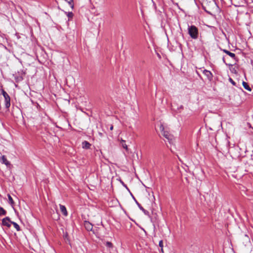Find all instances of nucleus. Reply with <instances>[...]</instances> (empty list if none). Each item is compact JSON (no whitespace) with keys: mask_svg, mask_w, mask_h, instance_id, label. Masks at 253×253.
I'll use <instances>...</instances> for the list:
<instances>
[{"mask_svg":"<svg viewBox=\"0 0 253 253\" xmlns=\"http://www.w3.org/2000/svg\"><path fill=\"white\" fill-rule=\"evenodd\" d=\"M203 73L207 77L209 81H211L212 80L213 75L211 71L205 69L203 70Z\"/></svg>","mask_w":253,"mask_h":253,"instance_id":"nucleus-5","label":"nucleus"},{"mask_svg":"<svg viewBox=\"0 0 253 253\" xmlns=\"http://www.w3.org/2000/svg\"><path fill=\"white\" fill-rule=\"evenodd\" d=\"M202 6L203 9L209 14H211V12L217 7L215 0H202Z\"/></svg>","mask_w":253,"mask_h":253,"instance_id":"nucleus-1","label":"nucleus"},{"mask_svg":"<svg viewBox=\"0 0 253 253\" xmlns=\"http://www.w3.org/2000/svg\"><path fill=\"white\" fill-rule=\"evenodd\" d=\"M73 13L72 12H69L68 13H67V16L69 18V20L71 18H72L73 17Z\"/></svg>","mask_w":253,"mask_h":253,"instance_id":"nucleus-20","label":"nucleus"},{"mask_svg":"<svg viewBox=\"0 0 253 253\" xmlns=\"http://www.w3.org/2000/svg\"><path fill=\"white\" fill-rule=\"evenodd\" d=\"M229 81L233 85H236V83L231 78H229Z\"/></svg>","mask_w":253,"mask_h":253,"instance_id":"nucleus-22","label":"nucleus"},{"mask_svg":"<svg viewBox=\"0 0 253 253\" xmlns=\"http://www.w3.org/2000/svg\"><path fill=\"white\" fill-rule=\"evenodd\" d=\"M242 84H243V85L244 86V87L249 90V91H251L252 89L250 87L249 85L248 84L244 81L242 83Z\"/></svg>","mask_w":253,"mask_h":253,"instance_id":"nucleus-14","label":"nucleus"},{"mask_svg":"<svg viewBox=\"0 0 253 253\" xmlns=\"http://www.w3.org/2000/svg\"><path fill=\"white\" fill-rule=\"evenodd\" d=\"M1 92L4 98L5 108L6 110H8L10 106V97L8 93L3 89H1Z\"/></svg>","mask_w":253,"mask_h":253,"instance_id":"nucleus-3","label":"nucleus"},{"mask_svg":"<svg viewBox=\"0 0 253 253\" xmlns=\"http://www.w3.org/2000/svg\"><path fill=\"white\" fill-rule=\"evenodd\" d=\"M222 51L226 53L227 55H228L229 56H230L231 57H232V58L235 59H236V55L234 53H232L231 52H230L229 51L226 50V49H223Z\"/></svg>","mask_w":253,"mask_h":253,"instance_id":"nucleus-12","label":"nucleus"},{"mask_svg":"<svg viewBox=\"0 0 253 253\" xmlns=\"http://www.w3.org/2000/svg\"><path fill=\"white\" fill-rule=\"evenodd\" d=\"M11 224H13V225L14 226V227L15 228L17 231H19L21 230L20 227L17 223L11 221Z\"/></svg>","mask_w":253,"mask_h":253,"instance_id":"nucleus-15","label":"nucleus"},{"mask_svg":"<svg viewBox=\"0 0 253 253\" xmlns=\"http://www.w3.org/2000/svg\"><path fill=\"white\" fill-rule=\"evenodd\" d=\"M159 246L161 248V251L163 252V240H161L159 242Z\"/></svg>","mask_w":253,"mask_h":253,"instance_id":"nucleus-21","label":"nucleus"},{"mask_svg":"<svg viewBox=\"0 0 253 253\" xmlns=\"http://www.w3.org/2000/svg\"><path fill=\"white\" fill-rule=\"evenodd\" d=\"M121 183L123 184V185L125 187H126V189H127V190L130 192V191H129V190L128 188L127 187V186H126V184H125L124 183V182L123 181H122V180H121Z\"/></svg>","mask_w":253,"mask_h":253,"instance_id":"nucleus-23","label":"nucleus"},{"mask_svg":"<svg viewBox=\"0 0 253 253\" xmlns=\"http://www.w3.org/2000/svg\"><path fill=\"white\" fill-rule=\"evenodd\" d=\"M183 109V106L182 105H181L179 108H177V109Z\"/></svg>","mask_w":253,"mask_h":253,"instance_id":"nucleus-26","label":"nucleus"},{"mask_svg":"<svg viewBox=\"0 0 253 253\" xmlns=\"http://www.w3.org/2000/svg\"><path fill=\"white\" fill-rule=\"evenodd\" d=\"M84 225L85 229L87 231H92L93 228V225L89 221H85L84 222Z\"/></svg>","mask_w":253,"mask_h":253,"instance_id":"nucleus-8","label":"nucleus"},{"mask_svg":"<svg viewBox=\"0 0 253 253\" xmlns=\"http://www.w3.org/2000/svg\"><path fill=\"white\" fill-rule=\"evenodd\" d=\"M223 62H224V63L225 62V60H224V57H223Z\"/></svg>","mask_w":253,"mask_h":253,"instance_id":"nucleus-27","label":"nucleus"},{"mask_svg":"<svg viewBox=\"0 0 253 253\" xmlns=\"http://www.w3.org/2000/svg\"><path fill=\"white\" fill-rule=\"evenodd\" d=\"M188 33L190 37L194 40L197 39L199 36V30L194 25H188Z\"/></svg>","mask_w":253,"mask_h":253,"instance_id":"nucleus-2","label":"nucleus"},{"mask_svg":"<svg viewBox=\"0 0 253 253\" xmlns=\"http://www.w3.org/2000/svg\"><path fill=\"white\" fill-rule=\"evenodd\" d=\"M11 224V221L10 218L8 216L4 217L2 219L1 225L2 226H6L10 228Z\"/></svg>","mask_w":253,"mask_h":253,"instance_id":"nucleus-4","label":"nucleus"},{"mask_svg":"<svg viewBox=\"0 0 253 253\" xmlns=\"http://www.w3.org/2000/svg\"><path fill=\"white\" fill-rule=\"evenodd\" d=\"M6 213V211L3 208L0 207V216L5 215Z\"/></svg>","mask_w":253,"mask_h":253,"instance_id":"nucleus-16","label":"nucleus"},{"mask_svg":"<svg viewBox=\"0 0 253 253\" xmlns=\"http://www.w3.org/2000/svg\"><path fill=\"white\" fill-rule=\"evenodd\" d=\"M90 146L91 144L87 141H84L82 142V147L84 149H88Z\"/></svg>","mask_w":253,"mask_h":253,"instance_id":"nucleus-10","label":"nucleus"},{"mask_svg":"<svg viewBox=\"0 0 253 253\" xmlns=\"http://www.w3.org/2000/svg\"><path fill=\"white\" fill-rule=\"evenodd\" d=\"M7 197H8V199L9 203L13 208L14 205V202L12 198L9 194L7 195Z\"/></svg>","mask_w":253,"mask_h":253,"instance_id":"nucleus-13","label":"nucleus"},{"mask_svg":"<svg viewBox=\"0 0 253 253\" xmlns=\"http://www.w3.org/2000/svg\"><path fill=\"white\" fill-rule=\"evenodd\" d=\"M160 129L162 133V135L165 137H166L169 140L170 139V135L169 134L168 132L165 130L164 126L163 125H161Z\"/></svg>","mask_w":253,"mask_h":253,"instance_id":"nucleus-6","label":"nucleus"},{"mask_svg":"<svg viewBox=\"0 0 253 253\" xmlns=\"http://www.w3.org/2000/svg\"><path fill=\"white\" fill-rule=\"evenodd\" d=\"M105 245L107 247L112 248L113 247V245L111 242H107L105 244Z\"/></svg>","mask_w":253,"mask_h":253,"instance_id":"nucleus-19","label":"nucleus"},{"mask_svg":"<svg viewBox=\"0 0 253 253\" xmlns=\"http://www.w3.org/2000/svg\"><path fill=\"white\" fill-rule=\"evenodd\" d=\"M130 193L131 195V196L132 197L133 200H134V201L136 202V200L135 199V198H134V197L133 196V195L132 194V193L130 192Z\"/></svg>","mask_w":253,"mask_h":253,"instance_id":"nucleus-24","label":"nucleus"},{"mask_svg":"<svg viewBox=\"0 0 253 253\" xmlns=\"http://www.w3.org/2000/svg\"><path fill=\"white\" fill-rule=\"evenodd\" d=\"M0 161L2 164H5L7 167H9L10 166V162L7 160L4 155H3L0 157Z\"/></svg>","mask_w":253,"mask_h":253,"instance_id":"nucleus-7","label":"nucleus"},{"mask_svg":"<svg viewBox=\"0 0 253 253\" xmlns=\"http://www.w3.org/2000/svg\"><path fill=\"white\" fill-rule=\"evenodd\" d=\"M110 129L111 130H112L113 129V126L112 125H111L110 127Z\"/></svg>","mask_w":253,"mask_h":253,"instance_id":"nucleus-25","label":"nucleus"},{"mask_svg":"<svg viewBox=\"0 0 253 253\" xmlns=\"http://www.w3.org/2000/svg\"><path fill=\"white\" fill-rule=\"evenodd\" d=\"M121 143L123 148H125L126 150H127V146L126 144V141L122 140Z\"/></svg>","mask_w":253,"mask_h":253,"instance_id":"nucleus-18","label":"nucleus"},{"mask_svg":"<svg viewBox=\"0 0 253 253\" xmlns=\"http://www.w3.org/2000/svg\"><path fill=\"white\" fill-rule=\"evenodd\" d=\"M60 211H61V212L62 213V214L65 215V216H67V214H68V212H67V211L66 210V207L63 206V205H60Z\"/></svg>","mask_w":253,"mask_h":253,"instance_id":"nucleus-11","label":"nucleus"},{"mask_svg":"<svg viewBox=\"0 0 253 253\" xmlns=\"http://www.w3.org/2000/svg\"><path fill=\"white\" fill-rule=\"evenodd\" d=\"M136 204H137L140 210H141L145 215H148L149 214V212L145 210L137 201H136Z\"/></svg>","mask_w":253,"mask_h":253,"instance_id":"nucleus-9","label":"nucleus"},{"mask_svg":"<svg viewBox=\"0 0 253 253\" xmlns=\"http://www.w3.org/2000/svg\"><path fill=\"white\" fill-rule=\"evenodd\" d=\"M66 2L68 3L70 7L72 8V9L74 8V3H73V0H65Z\"/></svg>","mask_w":253,"mask_h":253,"instance_id":"nucleus-17","label":"nucleus"}]
</instances>
